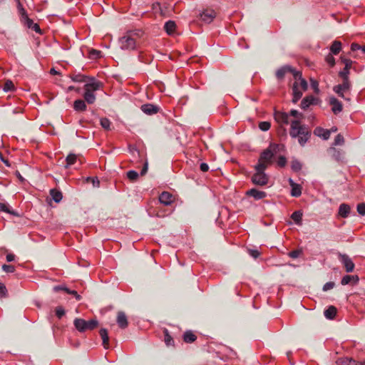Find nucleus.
Returning a JSON list of instances; mask_svg holds the SVG:
<instances>
[{
	"instance_id": "obj_1",
	"label": "nucleus",
	"mask_w": 365,
	"mask_h": 365,
	"mask_svg": "<svg viewBox=\"0 0 365 365\" xmlns=\"http://www.w3.org/2000/svg\"><path fill=\"white\" fill-rule=\"evenodd\" d=\"M143 32L140 30L129 31L119 39V45L123 50H134L139 43Z\"/></svg>"
},
{
	"instance_id": "obj_2",
	"label": "nucleus",
	"mask_w": 365,
	"mask_h": 365,
	"mask_svg": "<svg viewBox=\"0 0 365 365\" xmlns=\"http://www.w3.org/2000/svg\"><path fill=\"white\" fill-rule=\"evenodd\" d=\"M279 145L277 144H271L268 148L264 150L260 155L258 163L255 166H257L261 170H266L268 165L272 162V158L279 150Z\"/></svg>"
},
{
	"instance_id": "obj_3",
	"label": "nucleus",
	"mask_w": 365,
	"mask_h": 365,
	"mask_svg": "<svg viewBox=\"0 0 365 365\" xmlns=\"http://www.w3.org/2000/svg\"><path fill=\"white\" fill-rule=\"evenodd\" d=\"M73 324L76 329L80 332H84L88 330H93L98 325L96 319L86 321L83 319L76 318L74 319Z\"/></svg>"
},
{
	"instance_id": "obj_4",
	"label": "nucleus",
	"mask_w": 365,
	"mask_h": 365,
	"mask_svg": "<svg viewBox=\"0 0 365 365\" xmlns=\"http://www.w3.org/2000/svg\"><path fill=\"white\" fill-rule=\"evenodd\" d=\"M255 173L252 176L251 180L253 184L258 186H264L268 183L269 177L265 174V170H261L257 166H255Z\"/></svg>"
},
{
	"instance_id": "obj_5",
	"label": "nucleus",
	"mask_w": 365,
	"mask_h": 365,
	"mask_svg": "<svg viewBox=\"0 0 365 365\" xmlns=\"http://www.w3.org/2000/svg\"><path fill=\"white\" fill-rule=\"evenodd\" d=\"M341 61L344 63L345 67L343 71H340L339 75L343 79L344 87H347V80H349V69L351 68L353 61L350 59L341 58Z\"/></svg>"
},
{
	"instance_id": "obj_6",
	"label": "nucleus",
	"mask_w": 365,
	"mask_h": 365,
	"mask_svg": "<svg viewBox=\"0 0 365 365\" xmlns=\"http://www.w3.org/2000/svg\"><path fill=\"white\" fill-rule=\"evenodd\" d=\"M337 255L339 261L344 265L346 271L347 272H353L355 265L351 259L346 254H341L340 252H338Z\"/></svg>"
},
{
	"instance_id": "obj_7",
	"label": "nucleus",
	"mask_w": 365,
	"mask_h": 365,
	"mask_svg": "<svg viewBox=\"0 0 365 365\" xmlns=\"http://www.w3.org/2000/svg\"><path fill=\"white\" fill-rule=\"evenodd\" d=\"M88 80V82H87L84 86V90H88L90 91V92L94 93L103 87V83L97 81L93 77H89Z\"/></svg>"
},
{
	"instance_id": "obj_8",
	"label": "nucleus",
	"mask_w": 365,
	"mask_h": 365,
	"mask_svg": "<svg viewBox=\"0 0 365 365\" xmlns=\"http://www.w3.org/2000/svg\"><path fill=\"white\" fill-rule=\"evenodd\" d=\"M311 136V131L305 125H302L299 130L298 142L300 145L304 146Z\"/></svg>"
},
{
	"instance_id": "obj_9",
	"label": "nucleus",
	"mask_w": 365,
	"mask_h": 365,
	"mask_svg": "<svg viewBox=\"0 0 365 365\" xmlns=\"http://www.w3.org/2000/svg\"><path fill=\"white\" fill-rule=\"evenodd\" d=\"M215 16V11L211 9H206L200 14V19L208 24L212 21Z\"/></svg>"
},
{
	"instance_id": "obj_10",
	"label": "nucleus",
	"mask_w": 365,
	"mask_h": 365,
	"mask_svg": "<svg viewBox=\"0 0 365 365\" xmlns=\"http://www.w3.org/2000/svg\"><path fill=\"white\" fill-rule=\"evenodd\" d=\"M175 200V197L168 192H161V207L163 205L165 206H171L172 203ZM163 210V207H161V211Z\"/></svg>"
},
{
	"instance_id": "obj_11",
	"label": "nucleus",
	"mask_w": 365,
	"mask_h": 365,
	"mask_svg": "<svg viewBox=\"0 0 365 365\" xmlns=\"http://www.w3.org/2000/svg\"><path fill=\"white\" fill-rule=\"evenodd\" d=\"M116 322H117L118 327L120 329H124L127 328L128 326V322L127 317H126L125 312H123L120 311L118 312Z\"/></svg>"
},
{
	"instance_id": "obj_12",
	"label": "nucleus",
	"mask_w": 365,
	"mask_h": 365,
	"mask_svg": "<svg viewBox=\"0 0 365 365\" xmlns=\"http://www.w3.org/2000/svg\"><path fill=\"white\" fill-rule=\"evenodd\" d=\"M275 120L281 124H289V115L287 113L275 111L274 114Z\"/></svg>"
},
{
	"instance_id": "obj_13",
	"label": "nucleus",
	"mask_w": 365,
	"mask_h": 365,
	"mask_svg": "<svg viewBox=\"0 0 365 365\" xmlns=\"http://www.w3.org/2000/svg\"><path fill=\"white\" fill-rule=\"evenodd\" d=\"M247 196L253 197L255 200H259L264 198L267 196V193L264 191L258 190L255 188H252L246 192Z\"/></svg>"
},
{
	"instance_id": "obj_14",
	"label": "nucleus",
	"mask_w": 365,
	"mask_h": 365,
	"mask_svg": "<svg viewBox=\"0 0 365 365\" xmlns=\"http://www.w3.org/2000/svg\"><path fill=\"white\" fill-rule=\"evenodd\" d=\"M302 125L297 120H294L291 122V128L289 130V135L292 138H298L299 136V130L301 128Z\"/></svg>"
},
{
	"instance_id": "obj_15",
	"label": "nucleus",
	"mask_w": 365,
	"mask_h": 365,
	"mask_svg": "<svg viewBox=\"0 0 365 365\" xmlns=\"http://www.w3.org/2000/svg\"><path fill=\"white\" fill-rule=\"evenodd\" d=\"M141 110L143 113L148 115H153L158 112L159 108L158 106L152 104H144L141 106Z\"/></svg>"
},
{
	"instance_id": "obj_16",
	"label": "nucleus",
	"mask_w": 365,
	"mask_h": 365,
	"mask_svg": "<svg viewBox=\"0 0 365 365\" xmlns=\"http://www.w3.org/2000/svg\"><path fill=\"white\" fill-rule=\"evenodd\" d=\"M176 27L177 26L175 22L174 21L169 20L165 23L163 28L168 35L173 36L175 33Z\"/></svg>"
},
{
	"instance_id": "obj_17",
	"label": "nucleus",
	"mask_w": 365,
	"mask_h": 365,
	"mask_svg": "<svg viewBox=\"0 0 365 365\" xmlns=\"http://www.w3.org/2000/svg\"><path fill=\"white\" fill-rule=\"evenodd\" d=\"M317 99L312 96H308L302 99L301 102V108L306 110L310 105L316 104Z\"/></svg>"
},
{
	"instance_id": "obj_18",
	"label": "nucleus",
	"mask_w": 365,
	"mask_h": 365,
	"mask_svg": "<svg viewBox=\"0 0 365 365\" xmlns=\"http://www.w3.org/2000/svg\"><path fill=\"white\" fill-rule=\"evenodd\" d=\"M314 134L322 138L324 140H328L330 137V130H325L321 127H317L314 130Z\"/></svg>"
},
{
	"instance_id": "obj_19",
	"label": "nucleus",
	"mask_w": 365,
	"mask_h": 365,
	"mask_svg": "<svg viewBox=\"0 0 365 365\" xmlns=\"http://www.w3.org/2000/svg\"><path fill=\"white\" fill-rule=\"evenodd\" d=\"M288 72H290V73H292L294 75V72H296V71L292 69V67H290L289 66H283V67L280 68L279 69H278L277 71L276 76H277V78L282 79V78H284L285 74L287 73H288Z\"/></svg>"
},
{
	"instance_id": "obj_20",
	"label": "nucleus",
	"mask_w": 365,
	"mask_h": 365,
	"mask_svg": "<svg viewBox=\"0 0 365 365\" xmlns=\"http://www.w3.org/2000/svg\"><path fill=\"white\" fill-rule=\"evenodd\" d=\"M330 104L332 106V111L336 114L342 110V104L336 98L332 97L329 101Z\"/></svg>"
},
{
	"instance_id": "obj_21",
	"label": "nucleus",
	"mask_w": 365,
	"mask_h": 365,
	"mask_svg": "<svg viewBox=\"0 0 365 365\" xmlns=\"http://www.w3.org/2000/svg\"><path fill=\"white\" fill-rule=\"evenodd\" d=\"M289 184L292 187V196L297 197H299L302 194V188L300 185L294 183L292 179H289Z\"/></svg>"
},
{
	"instance_id": "obj_22",
	"label": "nucleus",
	"mask_w": 365,
	"mask_h": 365,
	"mask_svg": "<svg viewBox=\"0 0 365 365\" xmlns=\"http://www.w3.org/2000/svg\"><path fill=\"white\" fill-rule=\"evenodd\" d=\"M100 336L103 341V346L105 349H108L109 347V337L108 331L106 329H101L99 331Z\"/></svg>"
},
{
	"instance_id": "obj_23",
	"label": "nucleus",
	"mask_w": 365,
	"mask_h": 365,
	"mask_svg": "<svg viewBox=\"0 0 365 365\" xmlns=\"http://www.w3.org/2000/svg\"><path fill=\"white\" fill-rule=\"evenodd\" d=\"M292 92H293V103H296L302 96V92L299 90L298 88V83L296 81L292 87Z\"/></svg>"
},
{
	"instance_id": "obj_24",
	"label": "nucleus",
	"mask_w": 365,
	"mask_h": 365,
	"mask_svg": "<svg viewBox=\"0 0 365 365\" xmlns=\"http://www.w3.org/2000/svg\"><path fill=\"white\" fill-rule=\"evenodd\" d=\"M86 104L83 100L78 99L73 103V108L76 111L83 112L86 110Z\"/></svg>"
},
{
	"instance_id": "obj_25",
	"label": "nucleus",
	"mask_w": 365,
	"mask_h": 365,
	"mask_svg": "<svg viewBox=\"0 0 365 365\" xmlns=\"http://www.w3.org/2000/svg\"><path fill=\"white\" fill-rule=\"evenodd\" d=\"M350 212V206L347 204H341L339 207V215L342 217H347Z\"/></svg>"
},
{
	"instance_id": "obj_26",
	"label": "nucleus",
	"mask_w": 365,
	"mask_h": 365,
	"mask_svg": "<svg viewBox=\"0 0 365 365\" xmlns=\"http://www.w3.org/2000/svg\"><path fill=\"white\" fill-rule=\"evenodd\" d=\"M50 195L55 202H60L63 198L62 192L57 189L50 190Z\"/></svg>"
},
{
	"instance_id": "obj_27",
	"label": "nucleus",
	"mask_w": 365,
	"mask_h": 365,
	"mask_svg": "<svg viewBox=\"0 0 365 365\" xmlns=\"http://www.w3.org/2000/svg\"><path fill=\"white\" fill-rule=\"evenodd\" d=\"M294 78L295 80H299L300 81V86L304 90L306 91L308 88L307 82L305 79L302 78V73L299 71L294 72Z\"/></svg>"
},
{
	"instance_id": "obj_28",
	"label": "nucleus",
	"mask_w": 365,
	"mask_h": 365,
	"mask_svg": "<svg viewBox=\"0 0 365 365\" xmlns=\"http://www.w3.org/2000/svg\"><path fill=\"white\" fill-rule=\"evenodd\" d=\"M158 202H160V195H158L156 199L153 200L150 202L148 205V212L150 215H157L158 216V210L154 209L153 205H157Z\"/></svg>"
},
{
	"instance_id": "obj_29",
	"label": "nucleus",
	"mask_w": 365,
	"mask_h": 365,
	"mask_svg": "<svg viewBox=\"0 0 365 365\" xmlns=\"http://www.w3.org/2000/svg\"><path fill=\"white\" fill-rule=\"evenodd\" d=\"M336 365H358V363L349 358H340L336 361Z\"/></svg>"
},
{
	"instance_id": "obj_30",
	"label": "nucleus",
	"mask_w": 365,
	"mask_h": 365,
	"mask_svg": "<svg viewBox=\"0 0 365 365\" xmlns=\"http://www.w3.org/2000/svg\"><path fill=\"white\" fill-rule=\"evenodd\" d=\"M352 281L354 283H357L358 281H359L358 276L357 275H345L341 279V283L342 285H346V284H348L349 283H350Z\"/></svg>"
},
{
	"instance_id": "obj_31",
	"label": "nucleus",
	"mask_w": 365,
	"mask_h": 365,
	"mask_svg": "<svg viewBox=\"0 0 365 365\" xmlns=\"http://www.w3.org/2000/svg\"><path fill=\"white\" fill-rule=\"evenodd\" d=\"M85 93L83 94V98L85 101H86L88 104H93L96 101V95L93 92H90V91L84 90Z\"/></svg>"
},
{
	"instance_id": "obj_32",
	"label": "nucleus",
	"mask_w": 365,
	"mask_h": 365,
	"mask_svg": "<svg viewBox=\"0 0 365 365\" xmlns=\"http://www.w3.org/2000/svg\"><path fill=\"white\" fill-rule=\"evenodd\" d=\"M324 314L327 319H332L336 314V309L334 306H330L324 311Z\"/></svg>"
},
{
	"instance_id": "obj_33",
	"label": "nucleus",
	"mask_w": 365,
	"mask_h": 365,
	"mask_svg": "<svg viewBox=\"0 0 365 365\" xmlns=\"http://www.w3.org/2000/svg\"><path fill=\"white\" fill-rule=\"evenodd\" d=\"M343 83L341 84H339L334 87V91L340 96L344 97V94L342 93L343 91L349 90L350 88V83L349 80H347V87H344Z\"/></svg>"
},
{
	"instance_id": "obj_34",
	"label": "nucleus",
	"mask_w": 365,
	"mask_h": 365,
	"mask_svg": "<svg viewBox=\"0 0 365 365\" xmlns=\"http://www.w3.org/2000/svg\"><path fill=\"white\" fill-rule=\"evenodd\" d=\"M77 160V155L73 153H70L67 155L66 158V165L65 168H68L70 166L73 165Z\"/></svg>"
},
{
	"instance_id": "obj_35",
	"label": "nucleus",
	"mask_w": 365,
	"mask_h": 365,
	"mask_svg": "<svg viewBox=\"0 0 365 365\" xmlns=\"http://www.w3.org/2000/svg\"><path fill=\"white\" fill-rule=\"evenodd\" d=\"M24 23L27 26L28 28L31 29L32 30L35 31L36 33H41V29H40L38 24L34 23L32 19H28L27 21H26Z\"/></svg>"
},
{
	"instance_id": "obj_36",
	"label": "nucleus",
	"mask_w": 365,
	"mask_h": 365,
	"mask_svg": "<svg viewBox=\"0 0 365 365\" xmlns=\"http://www.w3.org/2000/svg\"><path fill=\"white\" fill-rule=\"evenodd\" d=\"M291 218L294 221V222L298 225H302V212L299 210L294 212L292 215Z\"/></svg>"
},
{
	"instance_id": "obj_37",
	"label": "nucleus",
	"mask_w": 365,
	"mask_h": 365,
	"mask_svg": "<svg viewBox=\"0 0 365 365\" xmlns=\"http://www.w3.org/2000/svg\"><path fill=\"white\" fill-rule=\"evenodd\" d=\"M197 336L192 331H186L183 336V340L186 343H192L195 341Z\"/></svg>"
},
{
	"instance_id": "obj_38",
	"label": "nucleus",
	"mask_w": 365,
	"mask_h": 365,
	"mask_svg": "<svg viewBox=\"0 0 365 365\" xmlns=\"http://www.w3.org/2000/svg\"><path fill=\"white\" fill-rule=\"evenodd\" d=\"M333 54L337 55L341 49V43L340 41H334L330 48Z\"/></svg>"
},
{
	"instance_id": "obj_39",
	"label": "nucleus",
	"mask_w": 365,
	"mask_h": 365,
	"mask_svg": "<svg viewBox=\"0 0 365 365\" xmlns=\"http://www.w3.org/2000/svg\"><path fill=\"white\" fill-rule=\"evenodd\" d=\"M165 337H164V341L167 346H174V340L171 337V336L169 335L168 329H165L163 330Z\"/></svg>"
},
{
	"instance_id": "obj_40",
	"label": "nucleus",
	"mask_w": 365,
	"mask_h": 365,
	"mask_svg": "<svg viewBox=\"0 0 365 365\" xmlns=\"http://www.w3.org/2000/svg\"><path fill=\"white\" fill-rule=\"evenodd\" d=\"M71 80L74 82H86L88 79V76L82 75V74H76L73 75L71 77Z\"/></svg>"
},
{
	"instance_id": "obj_41",
	"label": "nucleus",
	"mask_w": 365,
	"mask_h": 365,
	"mask_svg": "<svg viewBox=\"0 0 365 365\" xmlns=\"http://www.w3.org/2000/svg\"><path fill=\"white\" fill-rule=\"evenodd\" d=\"M15 88L14 87V83L10 81V80H7L5 83H4V85L3 86V90L5 92H8V91H14Z\"/></svg>"
},
{
	"instance_id": "obj_42",
	"label": "nucleus",
	"mask_w": 365,
	"mask_h": 365,
	"mask_svg": "<svg viewBox=\"0 0 365 365\" xmlns=\"http://www.w3.org/2000/svg\"><path fill=\"white\" fill-rule=\"evenodd\" d=\"M0 212H4L6 213L11 214L13 215H16V213L11 210L9 205L6 203L0 202Z\"/></svg>"
},
{
	"instance_id": "obj_43",
	"label": "nucleus",
	"mask_w": 365,
	"mask_h": 365,
	"mask_svg": "<svg viewBox=\"0 0 365 365\" xmlns=\"http://www.w3.org/2000/svg\"><path fill=\"white\" fill-rule=\"evenodd\" d=\"M127 178L132 182L135 181L138 178V173L135 170H129L127 174Z\"/></svg>"
},
{
	"instance_id": "obj_44",
	"label": "nucleus",
	"mask_w": 365,
	"mask_h": 365,
	"mask_svg": "<svg viewBox=\"0 0 365 365\" xmlns=\"http://www.w3.org/2000/svg\"><path fill=\"white\" fill-rule=\"evenodd\" d=\"M110 121L107 118H103L101 119V125L106 130H108L110 129Z\"/></svg>"
},
{
	"instance_id": "obj_45",
	"label": "nucleus",
	"mask_w": 365,
	"mask_h": 365,
	"mask_svg": "<svg viewBox=\"0 0 365 365\" xmlns=\"http://www.w3.org/2000/svg\"><path fill=\"white\" fill-rule=\"evenodd\" d=\"M270 126H271L270 123L267 122V121H262V122H260L259 124V128H260V130H262L263 131L268 130L270 128Z\"/></svg>"
},
{
	"instance_id": "obj_46",
	"label": "nucleus",
	"mask_w": 365,
	"mask_h": 365,
	"mask_svg": "<svg viewBox=\"0 0 365 365\" xmlns=\"http://www.w3.org/2000/svg\"><path fill=\"white\" fill-rule=\"evenodd\" d=\"M128 150L130 153L133 155V158H135L140 155L139 150L135 146L129 145Z\"/></svg>"
},
{
	"instance_id": "obj_47",
	"label": "nucleus",
	"mask_w": 365,
	"mask_h": 365,
	"mask_svg": "<svg viewBox=\"0 0 365 365\" xmlns=\"http://www.w3.org/2000/svg\"><path fill=\"white\" fill-rule=\"evenodd\" d=\"M128 150L130 153L133 155V158H135L140 155L139 150L135 146L129 145Z\"/></svg>"
},
{
	"instance_id": "obj_48",
	"label": "nucleus",
	"mask_w": 365,
	"mask_h": 365,
	"mask_svg": "<svg viewBox=\"0 0 365 365\" xmlns=\"http://www.w3.org/2000/svg\"><path fill=\"white\" fill-rule=\"evenodd\" d=\"M128 150L130 153L133 155V158H135L140 155L139 150L135 146L129 145Z\"/></svg>"
},
{
	"instance_id": "obj_49",
	"label": "nucleus",
	"mask_w": 365,
	"mask_h": 365,
	"mask_svg": "<svg viewBox=\"0 0 365 365\" xmlns=\"http://www.w3.org/2000/svg\"><path fill=\"white\" fill-rule=\"evenodd\" d=\"M344 139L343 135H341V134H338L334 139V145H341L344 144Z\"/></svg>"
},
{
	"instance_id": "obj_50",
	"label": "nucleus",
	"mask_w": 365,
	"mask_h": 365,
	"mask_svg": "<svg viewBox=\"0 0 365 365\" xmlns=\"http://www.w3.org/2000/svg\"><path fill=\"white\" fill-rule=\"evenodd\" d=\"M2 269L6 273H13L15 272V267L10 264H3Z\"/></svg>"
},
{
	"instance_id": "obj_51",
	"label": "nucleus",
	"mask_w": 365,
	"mask_h": 365,
	"mask_svg": "<svg viewBox=\"0 0 365 365\" xmlns=\"http://www.w3.org/2000/svg\"><path fill=\"white\" fill-rule=\"evenodd\" d=\"M292 168L294 171H298L301 170L302 165L299 161L294 160L292 161Z\"/></svg>"
},
{
	"instance_id": "obj_52",
	"label": "nucleus",
	"mask_w": 365,
	"mask_h": 365,
	"mask_svg": "<svg viewBox=\"0 0 365 365\" xmlns=\"http://www.w3.org/2000/svg\"><path fill=\"white\" fill-rule=\"evenodd\" d=\"M56 315L58 319H61L65 314V309L59 306L56 308Z\"/></svg>"
},
{
	"instance_id": "obj_53",
	"label": "nucleus",
	"mask_w": 365,
	"mask_h": 365,
	"mask_svg": "<svg viewBox=\"0 0 365 365\" xmlns=\"http://www.w3.org/2000/svg\"><path fill=\"white\" fill-rule=\"evenodd\" d=\"M19 13L21 16V18L24 20V21L25 22L26 21H27L28 19H29L27 15V13L26 11V10L21 6V4H19Z\"/></svg>"
},
{
	"instance_id": "obj_54",
	"label": "nucleus",
	"mask_w": 365,
	"mask_h": 365,
	"mask_svg": "<svg viewBox=\"0 0 365 365\" xmlns=\"http://www.w3.org/2000/svg\"><path fill=\"white\" fill-rule=\"evenodd\" d=\"M86 181L91 182V183H93L94 187H99V185H100V181L98 180L97 177H95V178L88 177L86 178Z\"/></svg>"
},
{
	"instance_id": "obj_55",
	"label": "nucleus",
	"mask_w": 365,
	"mask_h": 365,
	"mask_svg": "<svg viewBox=\"0 0 365 365\" xmlns=\"http://www.w3.org/2000/svg\"><path fill=\"white\" fill-rule=\"evenodd\" d=\"M66 292L67 294H71V295L74 296V297H75V298H76L78 301L81 300V295H80V294H78V292H77L76 290H71V289H70L67 288V289H66Z\"/></svg>"
},
{
	"instance_id": "obj_56",
	"label": "nucleus",
	"mask_w": 365,
	"mask_h": 365,
	"mask_svg": "<svg viewBox=\"0 0 365 365\" xmlns=\"http://www.w3.org/2000/svg\"><path fill=\"white\" fill-rule=\"evenodd\" d=\"M7 295V289L6 286L0 282V297H5Z\"/></svg>"
},
{
	"instance_id": "obj_57",
	"label": "nucleus",
	"mask_w": 365,
	"mask_h": 365,
	"mask_svg": "<svg viewBox=\"0 0 365 365\" xmlns=\"http://www.w3.org/2000/svg\"><path fill=\"white\" fill-rule=\"evenodd\" d=\"M302 254V251L299 250H293L292 252H290L288 255L293 258V259H296L297 257H299V255Z\"/></svg>"
},
{
	"instance_id": "obj_58",
	"label": "nucleus",
	"mask_w": 365,
	"mask_h": 365,
	"mask_svg": "<svg viewBox=\"0 0 365 365\" xmlns=\"http://www.w3.org/2000/svg\"><path fill=\"white\" fill-rule=\"evenodd\" d=\"M326 61L331 66H334L335 65V59L333 57V56L331 54H328L327 56H326Z\"/></svg>"
},
{
	"instance_id": "obj_59",
	"label": "nucleus",
	"mask_w": 365,
	"mask_h": 365,
	"mask_svg": "<svg viewBox=\"0 0 365 365\" xmlns=\"http://www.w3.org/2000/svg\"><path fill=\"white\" fill-rule=\"evenodd\" d=\"M335 286V283L333 282H327L323 287V291L327 292L333 289Z\"/></svg>"
},
{
	"instance_id": "obj_60",
	"label": "nucleus",
	"mask_w": 365,
	"mask_h": 365,
	"mask_svg": "<svg viewBox=\"0 0 365 365\" xmlns=\"http://www.w3.org/2000/svg\"><path fill=\"white\" fill-rule=\"evenodd\" d=\"M357 211L361 215H365V204L361 203L357 205Z\"/></svg>"
},
{
	"instance_id": "obj_61",
	"label": "nucleus",
	"mask_w": 365,
	"mask_h": 365,
	"mask_svg": "<svg viewBox=\"0 0 365 365\" xmlns=\"http://www.w3.org/2000/svg\"><path fill=\"white\" fill-rule=\"evenodd\" d=\"M286 163H287L286 158L284 156H280L277 160L278 165L280 167H284V166H285Z\"/></svg>"
},
{
	"instance_id": "obj_62",
	"label": "nucleus",
	"mask_w": 365,
	"mask_h": 365,
	"mask_svg": "<svg viewBox=\"0 0 365 365\" xmlns=\"http://www.w3.org/2000/svg\"><path fill=\"white\" fill-rule=\"evenodd\" d=\"M68 287H64V286H61V285H57V286H55L53 289V292H58L59 291H64L66 292V289H67Z\"/></svg>"
},
{
	"instance_id": "obj_63",
	"label": "nucleus",
	"mask_w": 365,
	"mask_h": 365,
	"mask_svg": "<svg viewBox=\"0 0 365 365\" xmlns=\"http://www.w3.org/2000/svg\"><path fill=\"white\" fill-rule=\"evenodd\" d=\"M290 115L295 118H302L303 117V115L302 113H299L297 110H292L290 111Z\"/></svg>"
},
{
	"instance_id": "obj_64",
	"label": "nucleus",
	"mask_w": 365,
	"mask_h": 365,
	"mask_svg": "<svg viewBox=\"0 0 365 365\" xmlns=\"http://www.w3.org/2000/svg\"><path fill=\"white\" fill-rule=\"evenodd\" d=\"M361 46L356 43H352L351 44V51L354 52L356 51L360 50Z\"/></svg>"
}]
</instances>
